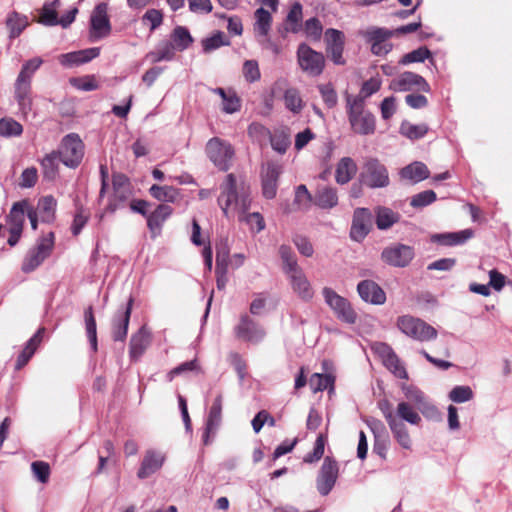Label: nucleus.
I'll use <instances>...</instances> for the list:
<instances>
[{
  "label": "nucleus",
  "instance_id": "nucleus-1",
  "mask_svg": "<svg viewBox=\"0 0 512 512\" xmlns=\"http://www.w3.org/2000/svg\"><path fill=\"white\" fill-rule=\"evenodd\" d=\"M217 203L228 220L248 212L252 203L250 185L245 181L238 183L235 174L229 173L220 185Z\"/></svg>",
  "mask_w": 512,
  "mask_h": 512
},
{
  "label": "nucleus",
  "instance_id": "nucleus-41",
  "mask_svg": "<svg viewBox=\"0 0 512 512\" xmlns=\"http://www.w3.org/2000/svg\"><path fill=\"white\" fill-rule=\"evenodd\" d=\"M400 175L404 179L413 182H419L429 177V170L422 162H414L400 171Z\"/></svg>",
  "mask_w": 512,
  "mask_h": 512
},
{
  "label": "nucleus",
  "instance_id": "nucleus-47",
  "mask_svg": "<svg viewBox=\"0 0 512 512\" xmlns=\"http://www.w3.org/2000/svg\"><path fill=\"white\" fill-rule=\"evenodd\" d=\"M376 225L380 230H386L398 222L399 214L387 207H377Z\"/></svg>",
  "mask_w": 512,
  "mask_h": 512
},
{
  "label": "nucleus",
  "instance_id": "nucleus-16",
  "mask_svg": "<svg viewBox=\"0 0 512 512\" xmlns=\"http://www.w3.org/2000/svg\"><path fill=\"white\" fill-rule=\"evenodd\" d=\"M326 52L336 65L345 64L343 58L345 36L340 30L329 28L325 31Z\"/></svg>",
  "mask_w": 512,
  "mask_h": 512
},
{
  "label": "nucleus",
  "instance_id": "nucleus-32",
  "mask_svg": "<svg viewBox=\"0 0 512 512\" xmlns=\"http://www.w3.org/2000/svg\"><path fill=\"white\" fill-rule=\"evenodd\" d=\"M100 54V48L92 47L79 51L66 53V66H80L97 58Z\"/></svg>",
  "mask_w": 512,
  "mask_h": 512
},
{
  "label": "nucleus",
  "instance_id": "nucleus-42",
  "mask_svg": "<svg viewBox=\"0 0 512 512\" xmlns=\"http://www.w3.org/2000/svg\"><path fill=\"white\" fill-rule=\"evenodd\" d=\"M150 343L149 334L142 327L137 334L133 335L130 340V356L138 358L143 354Z\"/></svg>",
  "mask_w": 512,
  "mask_h": 512
},
{
  "label": "nucleus",
  "instance_id": "nucleus-17",
  "mask_svg": "<svg viewBox=\"0 0 512 512\" xmlns=\"http://www.w3.org/2000/svg\"><path fill=\"white\" fill-rule=\"evenodd\" d=\"M113 194L106 207V211L114 213L119 204L127 200L129 195V179L122 173H114L112 176Z\"/></svg>",
  "mask_w": 512,
  "mask_h": 512
},
{
  "label": "nucleus",
  "instance_id": "nucleus-22",
  "mask_svg": "<svg viewBox=\"0 0 512 512\" xmlns=\"http://www.w3.org/2000/svg\"><path fill=\"white\" fill-rule=\"evenodd\" d=\"M280 174L281 168L275 163H268L262 171V194L266 199L275 198Z\"/></svg>",
  "mask_w": 512,
  "mask_h": 512
},
{
  "label": "nucleus",
  "instance_id": "nucleus-33",
  "mask_svg": "<svg viewBox=\"0 0 512 512\" xmlns=\"http://www.w3.org/2000/svg\"><path fill=\"white\" fill-rule=\"evenodd\" d=\"M303 7L300 2H294L286 16L284 30L296 34L302 29Z\"/></svg>",
  "mask_w": 512,
  "mask_h": 512
},
{
  "label": "nucleus",
  "instance_id": "nucleus-26",
  "mask_svg": "<svg viewBox=\"0 0 512 512\" xmlns=\"http://www.w3.org/2000/svg\"><path fill=\"white\" fill-rule=\"evenodd\" d=\"M45 332L44 328H40L37 330V332L26 342L25 347L20 352V354L17 357L16 363H15V369L21 370L32 358L34 353L36 352L39 344L42 341L43 334Z\"/></svg>",
  "mask_w": 512,
  "mask_h": 512
},
{
  "label": "nucleus",
  "instance_id": "nucleus-54",
  "mask_svg": "<svg viewBox=\"0 0 512 512\" xmlns=\"http://www.w3.org/2000/svg\"><path fill=\"white\" fill-rule=\"evenodd\" d=\"M279 254L283 261V270L286 274L294 272V270L301 269L295 258V255L290 246L281 245L279 248Z\"/></svg>",
  "mask_w": 512,
  "mask_h": 512
},
{
  "label": "nucleus",
  "instance_id": "nucleus-50",
  "mask_svg": "<svg viewBox=\"0 0 512 512\" xmlns=\"http://www.w3.org/2000/svg\"><path fill=\"white\" fill-rule=\"evenodd\" d=\"M473 236L471 229H465L460 232L446 233L435 236V238L444 245H458L464 243Z\"/></svg>",
  "mask_w": 512,
  "mask_h": 512
},
{
  "label": "nucleus",
  "instance_id": "nucleus-48",
  "mask_svg": "<svg viewBox=\"0 0 512 512\" xmlns=\"http://www.w3.org/2000/svg\"><path fill=\"white\" fill-rule=\"evenodd\" d=\"M84 319H85V326H86V332L89 339V342L91 344V348L93 352H96L98 349L97 346V326H96V320L93 313L92 306H89L85 312H84Z\"/></svg>",
  "mask_w": 512,
  "mask_h": 512
},
{
  "label": "nucleus",
  "instance_id": "nucleus-2",
  "mask_svg": "<svg viewBox=\"0 0 512 512\" xmlns=\"http://www.w3.org/2000/svg\"><path fill=\"white\" fill-rule=\"evenodd\" d=\"M347 115L354 133L359 135H370L376 130V121L374 115L365 109V103L362 97L346 98Z\"/></svg>",
  "mask_w": 512,
  "mask_h": 512
},
{
  "label": "nucleus",
  "instance_id": "nucleus-40",
  "mask_svg": "<svg viewBox=\"0 0 512 512\" xmlns=\"http://www.w3.org/2000/svg\"><path fill=\"white\" fill-rule=\"evenodd\" d=\"M231 44L229 37L223 31H215L211 36L201 40V46L204 53H211L222 46Z\"/></svg>",
  "mask_w": 512,
  "mask_h": 512
},
{
  "label": "nucleus",
  "instance_id": "nucleus-60",
  "mask_svg": "<svg viewBox=\"0 0 512 512\" xmlns=\"http://www.w3.org/2000/svg\"><path fill=\"white\" fill-rule=\"evenodd\" d=\"M55 200L52 196L43 197L38 203V212L43 222H50L54 218Z\"/></svg>",
  "mask_w": 512,
  "mask_h": 512
},
{
  "label": "nucleus",
  "instance_id": "nucleus-23",
  "mask_svg": "<svg viewBox=\"0 0 512 512\" xmlns=\"http://www.w3.org/2000/svg\"><path fill=\"white\" fill-rule=\"evenodd\" d=\"M357 291L365 302L381 305L386 301L384 290L372 280H363L357 285Z\"/></svg>",
  "mask_w": 512,
  "mask_h": 512
},
{
  "label": "nucleus",
  "instance_id": "nucleus-21",
  "mask_svg": "<svg viewBox=\"0 0 512 512\" xmlns=\"http://www.w3.org/2000/svg\"><path fill=\"white\" fill-rule=\"evenodd\" d=\"M222 395L219 394L214 399L206 421L205 431L203 433V443L208 445L210 443V436L214 435L219 428L222 420Z\"/></svg>",
  "mask_w": 512,
  "mask_h": 512
},
{
  "label": "nucleus",
  "instance_id": "nucleus-51",
  "mask_svg": "<svg viewBox=\"0 0 512 512\" xmlns=\"http://www.w3.org/2000/svg\"><path fill=\"white\" fill-rule=\"evenodd\" d=\"M23 133V126L13 118L0 119V136L5 138L17 137Z\"/></svg>",
  "mask_w": 512,
  "mask_h": 512
},
{
  "label": "nucleus",
  "instance_id": "nucleus-9",
  "mask_svg": "<svg viewBox=\"0 0 512 512\" xmlns=\"http://www.w3.org/2000/svg\"><path fill=\"white\" fill-rule=\"evenodd\" d=\"M394 34L395 32L380 27H370L362 32L365 40L371 44V52L377 56L386 55L392 50L393 45L388 40Z\"/></svg>",
  "mask_w": 512,
  "mask_h": 512
},
{
  "label": "nucleus",
  "instance_id": "nucleus-27",
  "mask_svg": "<svg viewBox=\"0 0 512 512\" xmlns=\"http://www.w3.org/2000/svg\"><path fill=\"white\" fill-rule=\"evenodd\" d=\"M212 92L221 97V110L226 114H233L241 109V99L232 88L221 87L212 89Z\"/></svg>",
  "mask_w": 512,
  "mask_h": 512
},
{
  "label": "nucleus",
  "instance_id": "nucleus-37",
  "mask_svg": "<svg viewBox=\"0 0 512 512\" xmlns=\"http://www.w3.org/2000/svg\"><path fill=\"white\" fill-rule=\"evenodd\" d=\"M149 193L153 198L161 202L174 203L180 197L179 189L168 185L160 186L157 184H153L149 188Z\"/></svg>",
  "mask_w": 512,
  "mask_h": 512
},
{
  "label": "nucleus",
  "instance_id": "nucleus-29",
  "mask_svg": "<svg viewBox=\"0 0 512 512\" xmlns=\"http://www.w3.org/2000/svg\"><path fill=\"white\" fill-rule=\"evenodd\" d=\"M357 165L351 157H343L337 163L335 180L338 184L348 183L357 173Z\"/></svg>",
  "mask_w": 512,
  "mask_h": 512
},
{
  "label": "nucleus",
  "instance_id": "nucleus-20",
  "mask_svg": "<svg viewBox=\"0 0 512 512\" xmlns=\"http://www.w3.org/2000/svg\"><path fill=\"white\" fill-rule=\"evenodd\" d=\"M43 181L54 182L60 175V166L64 164V155L58 150L46 154L40 161Z\"/></svg>",
  "mask_w": 512,
  "mask_h": 512
},
{
  "label": "nucleus",
  "instance_id": "nucleus-14",
  "mask_svg": "<svg viewBox=\"0 0 512 512\" xmlns=\"http://www.w3.org/2000/svg\"><path fill=\"white\" fill-rule=\"evenodd\" d=\"M111 32V24L108 17V6L106 3H99L91 15V37L101 39L107 37Z\"/></svg>",
  "mask_w": 512,
  "mask_h": 512
},
{
  "label": "nucleus",
  "instance_id": "nucleus-36",
  "mask_svg": "<svg viewBox=\"0 0 512 512\" xmlns=\"http://www.w3.org/2000/svg\"><path fill=\"white\" fill-rule=\"evenodd\" d=\"M59 4V0L45 3L40 13L39 22L45 26H55L59 24L64 27V17L59 18L56 11V6Z\"/></svg>",
  "mask_w": 512,
  "mask_h": 512
},
{
  "label": "nucleus",
  "instance_id": "nucleus-5",
  "mask_svg": "<svg viewBox=\"0 0 512 512\" xmlns=\"http://www.w3.org/2000/svg\"><path fill=\"white\" fill-rule=\"evenodd\" d=\"M297 63L300 69L311 77L321 75L325 68V56L322 52L312 49L306 43H300L297 51Z\"/></svg>",
  "mask_w": 512,
  "mask_h": 512
},
{
  "label": "nucleus",
  "instance_id": "nucleus-45",
  "mask_svg": "<svg viewBox=\"0 0 512 512\" xmlns=\"http://www.w3.org/2000/svg\"><path fill=\"white\" fill-rule=\"evenodd\" d=\"M283 101L286 109L293 114H299L305 106L299 90L293 87L285 90Z\"/></svg>",
  "mask_w": 512,
  "mask_h": 512
},
{
  "label": "nucleus",
  "instance_id": "nucleus-34",
  "mask_svg": "<svg viewBox=\"0 0 512 512\" xmlns=\"http://www.w3.org/2000/svg\"><path fill=\"white\" fill-rule=\"evenodd\" d=\"M338 203V195L335 188L324 186L315 192L314 204L322 209H330Z\"/></svg>",
  "mask_w": 512,
  "mask_h": 512
},
{
  "label": "nucleus",
  "instance_id": "nucleus-11",
  "mask_svg": "<svg viewBox=\"0 0 512 512\" xmlns=\"http://www.w3.org/2000/svg\"><path fill=\"white\" fill-rule=\"evenodd\" d=\"M323 296L326 303L337 315L338 319L349 324L355 323L357 316L347 299L343 298L328 287L323 289Z\"/></svg>",
  "mask_w": 512,
  "mask_h": 512
},
{
  "label": "nucleus",
  "instance_id": "nucleus-10",
  "mask_svg": "<svg viewBox=\"0 0 512 512\" xmlns=\"http://www.w3.org/2000/svg\"><path fill=\"white\" fill-rule=\"evenodd\" d=\"M235 336L253 344L260 343L266 336L264 328L248 314H242L238 325L234 328Z\"/></svg>",
  "mask_w": 512,
  "mask_h": 512
},
{
  "label": "nucleus",
  "instance_id": "nucleus-18",
  "mask_svg": "<svg viewBox=\"0 0 512 512\" xmlns=\"http://www.w3.org/2000/svg\"><path fill=\"white\" fill-rule=\"evenodd\" d=\"M372 227V214L367 208H357L353 214L350 236L355 241L366 237Z\"/></svg>",
  "mask_w": 512,
  "mask_h": 512
},
{
  "label": "nucleus",
  "instance_id": "nucleus-15",
  "mask_svg": "<svg viewBox=\"0 0 512 512\" xmlns=\"http://www.w3.org/2000/svg\"><path fill=\"white\" fill-rule=\"evenodd\" d=\"M390 89L396 92L413 89L429 92L430 86L422 76L413 72H404L391 81Z\"/></svg>",
  "mask_w": 512,
  "mask_h": 512
},
{
  "label": "nucleus",
  "instance_id": "nucleus-8",
  "mask_svg": "<svg viewBox=\"0 0 512 512\" xmlns=\"http://www.w3.org/2000/svg\"><path fill=\"white\" fill-rule=\"evenodd\" d=\"M53 247V233L41 238L37 245L30 249L22 263V271L30 273L34 271L49 256Z\"/></svg>",
  "mask_w": 512,
  "mask_h": 512
},
{
  "label": "nucleus",
  "instance_id": "nucleus-56",
  "mask_svg": "<svg viewBox=\"0 0 512 512\" xmlns=\"http://www.w3.org/2000/svg\"><path fill=\"white\" fill-rule=\"evenodd\" d=\"M333 383L334 379L327 374L314 373L309 379V386L314 393L326 390Z\"/></svg>",
  "mask_w": 512,
  "mask_h": 512
},
{
  "label": "nucleus",
  "instance_id": "nucleus-58",
  "mask_svg": "<svg viewBox=\"0 0 512 512\" xmlns=\"http://www.w3.org/2000/svg\"><path fill=\"white\" fill-rule=\"evenodd\" d=\"M303 30L307 38L312 41H319L322 36L323 26L318 18L312 17L305 21Z\"/></svg>",
  "mask_w": 512,
  "mask_h": 512
},
{
  "label": "nucleus",
  "instance_id": "nucleus-62",
  "mask_svg": "<svg viewBox=\"0 0 512 512\" xmlns=\"http://www.w3.org/2000/svg\"><path fill=\"white\" fill-rule=\"evenodd\" d=\"M318 89L325 105L329 109L334 108L337 105L338 96L332 84H321L318 86Z\"/></svg>",
  "mask_w": 512,
  "mask_h": 512
},
{
  "label": "nucleus",
  "instance_id": "nucleus-25",
  "mask_svg": "<svg viewBox=\"0 0 512 512\" xmlns=\"http://www.w3.org/2000/svg\"><path fill=\"white\" fill-rule=\"evenodd\" d=\"M163 462L164 456L161 453L153 450L146 451L137 476L140 479L149 477L162 467Z\"/></svg>",
  "mask_w": 512,
  "mask_h": 512
},
{
  "label": "nucleus",
  "instance_id": "nucleus-55",
  "mask_svg": "<svg viewBox=\"0 0 512 512\" xmlns=\"http://www.w3.org/2000/svg\"><path fill=\"white\" fill-rule=\"evenodd\" d=\"M326 442H327V435L320 433L316 438L313 451L307 453L304 456L303 461L305 463H310V464L318 462L324 455Z\"/></svg>",
  "mask_w": 512,
  "mask_h": 512
},
{
  "label": "nucleus",
  "instance_id": "nucleus-7",
  "mask_svg": "<svg viewBox=\"0 0 512 512\" xmlns=\"http://www.w3.org/2000/svg\"><path fill=\"white\" fill-rule=\"evenodd\" d=\"M414 257V248L402 243H393L385 247L381 253L383 262L397 268L407 267Z\"/></svg>",
  "mask_w": 512,
  "mask_h": 512
},
{
  "label": "nucleus",
  "instance_id": "nucleus-64",
  "mask_svg": "<svg viewBox=\"0 0 512 512\" xmlns=\"http://www.w3.org/2000/svg\"><path fill=\"white\" fill-rule=\"evenodd\" d=\"M142 22L153 31L162 24L163 13L157 9H148L142 17Z\"/></svg>",
  "mask_w": 512,
  "mask_h": 512
},
{
  "label": "nucleus",
  "instance_id": "nucleus-3",
  "mask_svg": "<svg viewBox=\"0 0 512 512\" xmlns=\"http://www.w3.org/2000/svg\"><path fill=\"white\" fill-rule=\"evenodd\" d=\"M396 326L405 334L419 342H428L437 338V330L420 318L402 315L397 318Z\"/></svg>",
  "mask_w": 512,
  "mask_h": 512
},
{
  "label": "nucleus",
  "instance_id": "nucleus-63",
  "mask_svg": "<svg viewBox=\"0 0 512 512\" xmlns=\"http://www.w3.org/2000/svg\"><path fill=\"white\" fill-rule=\"evenodd\" d=\"M31 470L33 473V476L40 482V483H47L50 476V466L47 462L44 461H34L31 464Z\"/></svg>",
  "mask_w": 512,
  "mask_h": 512
},
{
  "label": "nucleus",
  "instance_id": "nucleus-19",
  "mask_svg": "<svg viewBox=\"0 0 512 512\" xmlns=\"http://www.w3.org/2000/svg\"><path fill=\"white\" fill-rule=\"evenodd\" d=\"M85 144L78 134L66 135V167L77 168L83 161Z\"/></svg>",
  "mask_w": 512,
  "mask_h": 512
},
{
  "label": "nucleus",
  "instance_id": "nucleus-28",
  "mask_svg": "<svg viewBox=\"0 0 512 512\" xmlns=\"http://www.w3.org/2000/svg\"><path fill=\"white\" fill-rule=\"evenodd\" d=\"M173 209L166 204H159L153 212L147 216L149 230L156 234L162 229L164 222L171 216Z\"/></svg>",
  "mask_w": 512,
  "mask_h": 512
},
{
  "label": "nucleus",
  "instance_id": "nucleus-57",
  "mask_svg": "<svg viewBox=\"0 0 512 512\" xmlns=\"http://www.w3.org/2000/svg\"><path fill=\"white\" fill-rule=\"evenodd\" d=\"M240 222H245L252 231L258 233L265 228V221L259 212L243 213L238 216Z\"/></svg>",
  "mask_w": 512,
  "mask_h": 512
},
{
  "label": "nucleus",
  "instance_id": "nucleus-35",
  "mask_svg": "<svg viewBox=\"0 0 512 512\" xmlns=\"http://www.w3.org/2000/svg\"><path fill=\"white\" fill-rule=\"evenodd\" d=\"M254 33L256 38L268 36L272 24V16L266 9L260 7L255 13Z\"/></svg>",
  "mask_w": 512,
  "mask_h": 512
},
{
  "label": "nucleus",
  "instance_id": "nucleus-59",
  "mask_svg": "<svg viewBox=\"0 0 512 512\" xmlns=\"http://www.w3.org/2000/svg\"><path fill=\"white\" fill-rule=\"evenodd\" d=\"M383 364L398 378L407 379L408 374L405 367L401 364V361L396 353L390 354L389 357L385 358Z\"/></svg>",
  "mask_w": 512,
  "mask_h": 512
},
{
  "label": "nucleus",
  "instance_id": "nucleus-44",
  "mask_svg": "<svg viewBox=\"0 0 512 512\" xmlns=\"http://www.w3.org/2000/svg\"><path fill=\"white\" fill-rule=\"evenodd\" d=\"M170 42L176 50L184 51L193 43V38L186 27L176 26L171 33Z\"/></svg>",
  "mask_w": 512,
  "mask_h": 512
},
{
  "label": "nucleus",
  "instance_id": "nucleus-52",
  "mask_svg": "<svg viewBox=\"0 0 512 512\" xmlns=\"http://www.w3.org/2000/svg\"><path fill=\"white\" fill-rule=\"evenodd\" d=\"M429 128L426 124H412L410 122H403L400 126V133L411 140L423 138Z\"/></svg>",
  "mask_w": 512,
  "mask_h": 512
},
{
  "label": "nucleus",
  "instance_id": "nucleus-24",
  "mask_svg": "<svg viewBox=\"0 0 512 512\" xmlns=\"http://www.w3.org/2000/svg\"><path fill=\"white\" fill-rule=\"evenodd\" d=\"M293 291L305 301L312 299L314 292L302 269L287 274Z\"/></svg>",
  "mask_w": 512,
  "mask_h": 512
},
{
  "label": "nucleus",
  "instance_id": "nucleus-6",
  "mask_svg": "<svg viewBox=\"0 0 512 512\" xmlns=\"http://www.w3.org/2000/svg\"><path fill=\"white\" fill-rule=\"evenodd\" d=\"M206 153L208 158L221 171H227L230 168L234 149L229 142L218 137L211 138L206 144Z\"/></svg>",
  "mask_w": 512,
  "mask_h": 512
},
{
  "label": "nucleus",
  "instance_id": "nucleus-43",
  "mask_svg": "<svg viewBox=\"0 0 512 512\" xmlns=\"http://www.w3.org/2000/svg\"><path fill=\"white\" fill-rule=\"evenodd\" d=\"M14 97L18 103L19 111L23 116L32 110L31 88L14 85Z\"/></svg>",
  "mask_w": 512,
  "mask_h": 512
},
{
  "label": "nucleus",
  "instance_id": "nucleus-38",
  "mask_svg": "<svg viewBox=\"0 0 512 512\" xmlns=\"http://www.w3.org/2000/svg\"><path fill=\"white\" fill-rule=\"evenodd\" d=\"M26 201L15 202L9 214L6 216L8 228L22 229L25 222Z\"/></svg>",
  "mask_w": 512,
  "mask_h": 512
},
{
  "label": "nucleus",
  "instance_id": "nucleus-61",
  "mask_svg": "<svg viewBox=\"0 0 512 512\" xmlns=\"http://www.w3.org/2000/svg\"><path fill=\"white\" fill-rule=\"evenodd\" d=\"M294 203L299 209H308L314 203V196L311 195L305 185L301 184L296 188Z\"/></svg>",
  "mask_w": 512,
  "mask_h": 512
},
{
  "label": "nucleus",
  "instance_id": "nucleus-13",
  "mask_svg": "<svg viewBox=\"0 0 512 512\" xmlns=\"http://www.w3.org/2000/svg\"><path fill=\"white\" fill-rule=\"evenodd\" d=\"M133 302V298L130 297L127 305L117 310L112 317L111 337L114 341L123 342L127 337Z\"/></svg>",
  "mask_w": 512,
  "mask_h": 512
},
{
  "label": "nucleus",
  "instance_id": "nucleus-53",
  "mask_svg": "<svg viewBox=\"0 0 512 512\" xmlns=\"http://www.w3.org/2000/svg\"><path fill=\"white\" fill-rule=\"evenodd\" d=\"M69 83L81 91H93L99 88V83L95 75H84L81 77H71Z\"/></svg>",
  "mask_w": 512,
  "mask_h": 512
},
{
  "label": "nucleus",
  "instance_id": "nucleus-30",
  "mask_svg": "<svg viewBox=\"0 0 512 512\" xmlns=\"http://www.w3.org/2000/svg\"><path fill=\"white\" fill-rule=\"evenodd\" d=\"M43 61L40 57H34L25 61L16 78L15 84L17 86H27L31 88V81L35 72L40 68Z\"/></svg>",
  "mask_w": 512,
  "mask_h": 512
},
{
  "label": "nucleus",
  "instance_id": "nucleus-12",
  "mask_svg": "<svg viewBox=\"0 0 512 512\" xmlns=\"http://www.w3.org/2000/svg\"><path fill=\"white\" fill-rule=\"evenodd\" d=\"M338 474V462L329 456L325 457L316 481L317 489L321 495L326 496L330 493L337 481Z\"/></svg>",
  "mask_w": 512,
  "mask_h": 512
},
{
  "label": "nucleus",
  "instance_id": "nucleus-31",
  "mask_svg": "<svg viewBox=\"0 0 512 512\" xmlns=\"http://www.w3.org/2000/svg\"><path fill=\"white\" fill-rule=\"evenodd\" d=\"M388 426L393 434V437L398 444L404 449H411L412 441L408 433L406 425L397 417H391L389 415Z\"/></svg>",
  "mask_w": 512,
  "mask_h": 512
},
{
  "label": "nucleus",
  "instance_id": "nucleus-39",
  "mask_svg": "<svg viewBox=\"0 0 512 512\" xmlns=\"http://www.w3.org/2000/svg\"><path fill=\"white\" fill-rule=\"evenodd\" d=\"M28 24L29 22L27 16L22 15L16 11L11 12L6 19V25L9 29L10 39H15L20 36Z\"/></svg>",
  "mask_w": 512,
  "mask_h": 512
},
{
  "label": "nucleus",
  "instance_id": "nucleus-46",
  "mask_svg": "<svg viewBox=\"0 0 512 512\" xmlns=\"http://www.w3.org/2000/svg\"><path fill=\"white\" fill-rule=\"evenodd\" d=\"M175 50L173 43L170 41H162L157 45L154 51L149 53L148 57L151 58L153 63L170 61L175 56Z\"/></svg>",
  "mask_w": 512,
  "mask_h": 512
},
{
  "label": "nucleus",
  "instance_id": "nucleus-49",
  "mask_svg": "<svg viewBox=\"0 0 512 512\" xmlns=\"http://www.w3.org/2000/svg\"><path fill=\"white\" fill-rule=\"evenodd\" d=\"M396 416L401 421H406L412 425H418L421 422L418 412L407 402H400L398 404Z\"/></svg>",
  "mask_w": 512,
  "mask_h": 512
},
{
  "label": "nucleus",
  "instance_id": "nucleus-4",
  "mask_svg": "<svg viewBox=\"0 0 512 512\" xmlns=\"http://www.w3.org/2000/svg\"><path fill=\"white\" fill-rule=\"evenodd\" d=\"M359 179L369 188H384L390 183L389 172L378 158H366Z\"/></svg>",
  "mask_w": 512,
  "mask_h": 512
}]
</instances>
